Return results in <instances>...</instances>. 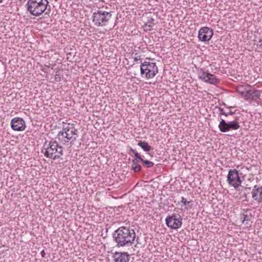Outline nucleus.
Segmentation results:
<instances>
[{
  "label": "nucleus",
  "mask_w": 262,
  "mask_h": 262,
  "mask_svg": "<svg viewBox=\"0 0 262 262\" xmlns=\"http://www.w3.org/2000/svg\"><path fill=\"white\" fill-rule=\"evenodd\" d=\"M139 159H138L137 158H136L132 160V169L135 172H139L141 169V166L139 164Z\"/></svg>",
  "instance_id": "obj_20"
},
{
  "label": "nucleus",
  "mask_w": 262,
  "mask_h": 262,
  "mask_svg": "<svg viewBox=\"0 0 262 262\" xmlns=\"http://www.w3.org/2000/svg\"><path fill=\"white\" fill-rule=\"evenodd\" d=\"M155 19L152 17H148L147 22L143 26L144 30L146 32L150 31L152 29L155 25Z\"/></svg>",
  "instance_id": "obj_17"
},
{
  "label": "nucleus",
  "mask_w": 262,
  "mask_h": 262,
  "mask_svg": "<svg viewBox=\"0 0 262 262\" xmlns=\"http://www.w3.org/2000/svg\"><path fill=\"white\" fill-rule=\"evenodd\" d=\"M11 126L15 131H23L26 127L25 121L19 117H15L11 120Z\"/></svg>",
  "instance_id": "obj_13"
},
{
  "label": "nucleus",
  "mask_w": 262,
  "mask_h": 262,
  "mask_svg": "<svg viewBox=\"0 0 262 262\" xmlns=\"http://www.w3.org/2000/svg\"><path fill=\"white\" fill-rule=\"evenodd\" d=\"M198 77L205 83L217 85L220 84V80L217 77L208 72V70L201 68L198 71Z\"/></svg>",
  "instance_id": "obj_8"
},
{
  "label": "nucleus",
  "mask_w": 262,
  "mask_h": 262,
  "mask_svg": "<svg viewBox=\"0 0 262 262\" xmlns=\"http://www.w3.org/2000/svg\"><path fill=\"white\" fill-rule=\"evenodd\" d=\"M219 111H220V113L219 114V116H221V115L225 116V115H226V111H225V110L224 108L219 107Z\"/></svg>",
  "instance_id": "obj_23"
},
{
  "label": "nucleus",
  "mask_w": 262,
  "mask_h": 262,
  "mask_svg": "<svg viewBox=\"0 0 262 262\" xmlns=\"http://www.w3.org/2000/svg\"><path fill=\"white\" fill-rule=\"evenodd\" d=\"M77 136V129L75 128V124L70 123L63 122L62 128L58 134V140L63 144H73Z\"/></svg>",
  "instance_id": "obj_2"
},
{
  "label": "nucleus",
  "mask_w": 262,
  "mask_h": 262,
  "mask_svg": "<svg viewBox=\"0 0 262 262\" xmlns=\"http://www.w3.org/2000/svg\"><path fill=\"white\" fill-rule=\"evenodd\" d=\"M226 114L225 115V116L227 117L229 115H232L233 114V113L231 111H226Z\"/></svg>",
  "instance_id": "obj_24"
},
{
  "label": "nucleus",
  "mask_w": 262,
  "mask_h": 262,
  "mask_svg": "<svg viewBox=\"0 0 262 262\" xmlns=\"http://www.w3.org/2000/svg\"><path fill=\"white\" fill-rule=\"evenodd\" d=\"M41 152L46 158L55 160L63 155V147L56 141H46L43 144Z\"/></svg>",
  "instance_id": "obj_3"
},
{
  "label": "nucleus",
  "mask_w": 262,
  "mask_h": 262,
  "mask_svg": "<svg viewBox=\"0 0 262 262\" xmlns=\"http://www.w3.org/2000/svg\"><path fill=\"white\" fill-rule=\"evenodd\" d=\"M114 262H129V255L127 252H116L113 255Z\"/></svg>",
  "instance_id": "obj_15"
},
{
  "label": "nucleus",
  "mask_w": 262,
  "mask_h": 262,
  "mask_svg": "<svg viewBox=\"0 0 262 262\" xmlns=\"http://www.w3.org/2000/svg\"><path fill=\"white\" fill-rule=\"evenodd\" d=\"M134 61H140V63L141 64L142 63H143L142 62V58L141 57V56L137 53H135L134 55H133V57Z\"/></svg>",
  "instance_id": "obj_22"
},
{
  "label": "nucleus",
  "mask_w": 262,
  "mask_h": 262,
  "mask_svg": "<svg viewBox=\"0 0 262 262\" xmlns=\"http://www.w3.org/2000/svg\"><path fill=\"white\" fill-rule=\"evenodd\" d=\"M213 35V31L207 27L201 28L198 33L199 39L202 41H207L211 39Z\"/></svg>",
  "instance_id": "obj_12"
},
{
  "label": "nucleus",
  "mask_w": 262,
  "mask_h": 262,
  "mask_svg": "<svg viewBox=\"0 0 262 262\" xmlns=\"http://www.w3.org/2000/svg\"><path fill=\"white\" fill-rule=\"evenodd\" d=\"M112 17L111 12L99 10L93 13V22L97 27L106 26L109 23Z\"/></svg>",
  "instance_id": "obj_5"
},
{
  "label": "nucleus",
  "mask_w": 262,
  "mask_h": 262,
  "mask_svg": "<svg viewBox=\"0 0 262 262\" xmlns=\"http://www.w3.org/2000/svg\"><path fill=\"white\" fill-rule=\"evenodd\" d=\"M130 151L134 154L136 158H137L141 161L143 166L146 168H150L154 165V163L150 161L144 160L142 157L132 148H130Z\"/></svg>",
  "instance_id": "obj_16"
},
{
  "label": "nucleus",
  "mask_w": 262,
  "mask_h": 262,
  "mask_svg": "<svg viewBox=\"0 0 262 262\" xmlns=\"http://www.w3.org/2000/svg\"><path fill=\"white\" fill-rule=\"evenodd\" d=\"M113 237L118 247L130 246L135 241L136 234L129 227H120L115 231Z\"/></svg>",
  "instance_id": "obj_1"
},
{
  "label": "nucleus",
  "mask_w": 262,
  "mask_h": 262,
  "mask_svg": "<svg viewBox=\"0 0 262 262\" xmlns=\"http://www.w3.org/2000/svg\"><path fill=\"white\" fill-rule=\"evenodd\" d=\"M48 5V0H28L26 8L31 15L39 16L45 11Z\"/></svg>",
  "instance_id": "obj_4"
},
{
  "label": "nucleus",
  "mask_w": 262,
  "mask_h": 262,
  "mask_svg": "<svg viewBox=\"0 0 262 262\" xmlns=\"http://www.w3.org/2000/svg\"><path fill=\"white\" fill-rule=\"evenodd\" d=\"M252 198L258 203H262V186L255 185L251 191Z\"/></svg>",
  "instance_id": "obj_14"
},
{
  "label": "nucleus",
  "mask_w": 262,
  "mask_h": 262,
  "mask_svg": "<svg viewBox=\"0 0 262 262\" xmlns=\"http://www.w3.org/2000/svg\"><path fill=\"white\" fill-rule=\"evenodd\" d=\"M180 202L184 205V209L188 210L191 209L193 207L192 201H187L183 196L181 197Z\"/></svg>",
  "instance_id": "obj_19"
},
{
  "label": "nucleus",
  "mask_w": 262,
  "mask_h": 262,
  "mask_svg": "<svg viewBox=\"0 0 262 262\" xmlns=\"http://www.w3.org/2000/svg\"><path fill=\"white\" fill-rule=\"evenodd\" d=\"M138 145L141 147L144 151L146 152L149 151L151 148V146H150L148 143L145 141H139Z\"/></svg>",
  "instance_id": "obj_21"
},
{
  "label": "nucleus",
  "mask_w": 262,
  "mask_h": 262,
  "mask_svg": "<svg viewBox=\"0 0 262 262\" xmlns=\"http://www.w3.org/2000/svg\"><path fill=\"white\" fill-rule=\"evenodd\" d=\"M228 184L235 189L238 188L242 183L238 171L236 169H230L227 176Z\"/></svg>",
  "instance_id": "obj_10"
},
{
  "label": "nucleus",
  "mask_w": 262,
  "mask_h": 262,
  "mask_svg": "<svg viewBox=\"0 0 262 262\" xmlns=\"http://www.w3.org/2000/svg\"><path fill=\"white\" fill-rule=\"evenodd\" d=\"M40 254L42 257H44L45 256L46 253L43 250L41 251Z\"/></svg>",
  "instance_id": "obj_25"
},
{
  "label": "nucleus",
  "mask_w": 262,
  "mask_h": 262,
  "mask_svg": "<svg viewBox=\"0 0 262 262\" xmlns=\"http://www.w3.org/2000/svg\"><path fill=\"white\" fill-rule=\"evenodd\" d=\"M55 78L56 79L58 78L59 79L58 80H60V77H59V75L57 74V73H56V75L55 76Z\"/></svg>",
  "instance_id": "obj_26"
},
{
  "label": "nucleus",
  "mask_w": 262,
  "mask_h": 262,
  "mask_svg": "<svg viewBox=\"0 0 262 262\" xmlns=\"http://www.w3.org/2000/svg\"><path fill=\"white\" fill-rule=\"evenodd\" d=\"M182 217L179 214L172 213L168 215L165 219L167 226L171 229L180 228L182 225Z\"/></svg>",
  "instance_id": "obj_11"
},
{
  "label": "nucleus",
  "mask_w": 262,
  "mask_h": 262,
  "mask_svg": "<svg viewBox=\"0 0 262 262\" xmlns=\"http://www.w3.org/2000/svg\"><path fill=\"white\" fill-rule=\"evenodd\" d=\"M248 210L243 209V212L240 214L241 219L242 220L243 224H248V222L250 221L251 218V213L249 214H246Z\"/></svg>",
  "instance_id": "obj_18"
},
{
  "label": "nucleus",
  "mask_w": 262,
  "mask_h": 262,
  "mask_svg": "<svg viewBox=\"0 0 262 262\" xmlns=\"http://www.w3.org/2000/svg\"><path fill=\"white\" fill-rule=\"evenodd\" d=\"M243 85L238 88V92L241 95V96L245 99L246 101L251 102H258L260 97V92L259 90L255 89L241 90V89H243Z\"/></svg>",
  "instance_id": "obj_7"
},
{
  "label": "nucleus",
  "mask_w": 262,
  "mask_h": 262,
  "mask_svg": "<svg viewBox=\"0 0 262 262\" xmlns=\"http://www.w3.org/2000/svg\"><path fill=\"white\" fill-rule=\"evenodd\" d=\"M4 0H0V3H2Z\"/></svg>",
  "instance_id": "obj_27"
},
{
  "label": "nucleus",
  "mask_w": 262,
  "mask_h": 262,
  "mask_svg": "<svg viewBox=\"0 0 262 262\" xmlns=\"http://www.w3.org/2000/svg\"><path fill=\"white\" fill-rule=\"evenodd\" d=\"M158 73L156 62L144 61L140 64V73L142 77L149 79L154 78Z\"/></svg>",
  "instance_id": "obj_6"
},
{
  "label": "nucleus",
  "mask_w": 262,
  "mask_h": 262,
  "mask_svg": "<svg viewBox=\"0 0 262 262\" xmlns=\"http://www.w3.org/2000/svg\"><path fill=\"white\" fill-rule=\"evenodd\" d=\"M218 127L222 133L227 132L231 130H237L240 128L239 118L236 117L234 120L228 122L221 119Z\"/></svg>",
  "instance_id": "obj_9"
}]
</instances>
